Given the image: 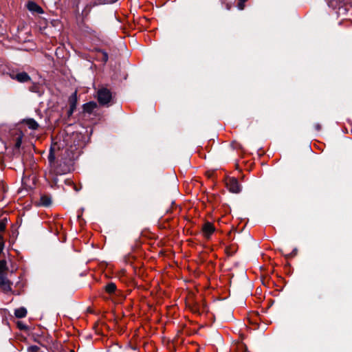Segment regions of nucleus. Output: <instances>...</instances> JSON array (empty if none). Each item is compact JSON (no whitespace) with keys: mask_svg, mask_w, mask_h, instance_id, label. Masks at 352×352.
Here are the masks:
<instances>
[{"mask_svg":"<svg viewBox=\"0 0 352 352\" xmlns=\"http://www.w3.org/2000/svg\"><path fill=\"white\" fill-rule=\"evenodd\" d=\"M316 129H317V130H318V131H319V130L320 129V124H317L316 125Z\"/></svg>","mask_w":352,"mask_h":352,"instance_id":"412c9836","label":"nucleus"},{"mask_svg":"<svg viewBox=\"0 0 352 352\" xmlns=\"http://www.w3.org/2000/svg\"><path fill=\"white\" fill-rule=\"evenodd\" d=\"M116 285L113 283L107 284L105 287L106 292H108L109 294H113L116 291Z\"/></svg>","mask_w":352,"mask_h":352,"instance_id":"ddd939ff","label":"nucleus"},{"mask_svg":"<svg viewBox=\"0 0 352 352\" xmlns=\"http://www.w3.org/2000/svg\"><path fill=\"white\" fill-rule=\"evenodd\" d=\"M8 267L5 260L0 261V287L6 293L11 291L12 283L8 279Z\"/></svg>","mask_w":352,"mask_h":352,"instance_id":"f03ea898","label":"nucleus"},{"mask_svg":"<svg viewBox=\"0 0 352 352\" xmlns=\"http://www.w3.org/2000/svg\"><path fill=\"white\" fill-rule=\"evenodd\" d=\"M26 7L29 11L32 13L42 14L43 10L37 3L34 1H28L26 4Z\"/></svg>","mask_w":352,"mask_h":352,"instance_id":"423d86ee","label":"nucleus"},{"mask_svg":"<svg viewBox=\"0 0 352 352\" xmlns=\"http://www.w3.org/2000/svg\"><path fill=\"white\" fill-rule=\"evenodd\" d=\"M215 231V228L213 224L210 222L205 223L202 226V233L204 237L206 239H210L211 235Z\"/></svg>","mask_w":352,"mask_h":352,"instance_id":"39448f33","label":"nucleus"},{"mask_svg":"<svg viewBox=\"0 0 352 352\" xmlns=\"http://www.w3.org/2000/svg\"><path fill=\"white\" fill-rule=\"evenodd\" d=\"M6 229V223L3 221L0 222V233H3Z\"/></svg>","mask_w":352,"mask_h":352,"instance_id":"6ab92c4d","label":"nucleus"},{"mask_svg":"<svg viewBox=\"0 0 352 352\" xmlns=\"http://www.w3.org/2000/svg\"><path fill=\"white\" fill-rule=\"evenodd\" d=\"M111 99V93L109 89L102 88L98 91V100L100 104H107Z\"/></svg>","mask_w":352,"mask_h":352,"instance_id":"7ed1b4c3","label":"nucleus"},{"mask_svg":"<svg viewBox=\"0 0 352 352\" xmlns=\"http://www.w3.org/2000/svg\"><path fill=\"white\" fill-rule=\"evenodd\" d=\"M39 349H40V348L38 346L32 345V346H28V352H37Z\"/></svg>","mask_w":352,"mask_h":352,"instance_id":"dca6fc26","label":"nucleus"},{"mask_svg":"<svg viewBox=\"0 0 352 352\" xmlns=\"http://www.w3.org/2000/svg\"><path fill=\"white\" fill-rule=\"evenodd\" d=\"M226 186L230 192L232 193H239L241 190V186L238 180L234 177H229L226 182Z\"/></svg>","mask_w":352,"mask_h":352,"instance_id":"20e7f679","label":"nucleus"},{"mask_svg":"<svg viewBox=\"0 0 352 352\" xmlns=\"http://www.w3.org/2000/svg\"><path fill=\"white\" fill-rule=\"evenodd\" d=\"M4 248V239L3 233H0V254L2 252Z\"/></svg>","mask_w":352,"mask_h":352,"instance_id":"2eb2a0df","label":"nucleus"},{"mask_svg":"<svg viewBox=\"0 0 352 352\" xmlns=\"http://www.w3.org/2000/svg\"><path fill=\"white\" fill-rule=\"evenodd\" d=\"M21 143H22V136L20 135L18 138H16V139L15 147L19 148L21 146Z\"/></svg>","mask_w":352,"mask_h":352,"instance_id":"f3484780","label":"nucleus"},{"mask_svg":"<svg viewBox=\"0 0 352 352\" xmlns=\"http://www.w3.org/2000/svg\"><path fill=\"white\" fill-rule=\"evenodd\" d=\"M52 203V198L50 195H43L41 197L40 204L43 206H49Z\"/></svg>","mask_w":352,"mask_h":352,"instance_id":"9b49d317","label":"nucleus"},{"mask_svg":"<svg viewBox=\"0 0 352 352\" xmlns=\"http://www.w3.org/2000/svg\"><path fill=\"white\" fill-rule=\"evenodd\" d=\"M29 129L36 130L38 127V124L33 118H27L23 120Z\"/></svg>","mask_w":352,"mask_h":352,"instance_id":"6e6552de","label":"nucleus"},{"mask_svg":"<svg viewBox=\"0 0 352 352\" xmlns=\"http://www.w3.org/2000/svg\"><path fill=\"white\" fill-rule=\"evenodd\" d=\"M14 315L18 318H22L26 316L27 315V310L24 307H20L14 311Z\"/></svg>","mask_w":352,"mask_h":352,"instance_id":"f8f14e48","label":"nucleus"},{"mask_svg":"<svg viewBox=\"0 0 352 352\" xmlns=\"http://www.w3.org/2000/svg\"><path fill=\"white\" fill-rule=\"evenodd\" d=\"M12 78L16 79L20 82H28L30 80V76L26 72L19 73L16 74L14 77H12Z\"/></svg>","mask_w":352,"mask_h":352,"instance_id":"0eeeda50","label":"nucleus"},{"mask_svg":"<svg viewBox=\"0 0 352 352\" xmlns=\"http://www.w3.org/2000/svg\"><path fill=\"white\" fill-rule=\"evenodd\" d=\"M248 0H239V2H238V4H237V7L239 8V10H243L244 8H245V3Z\"/></svg>","mask_w":352,"mask_h":352,"instance_id":"4468645a","label":"nucleus"},{"mask_svg":"<svg viewBox=\"0 0 352 352\" xmlns=\"http://www.w3.org/2000/svg\"><path fill=\"white\" fill-rule=\"evenodd\" d=\"M76 100H77L76 92H74L69 98V104H70L69 113L70 114H72L73 113V111H74V109H76Z\"/></svg>","mask_w":352,"mask_h":352,"instance_id":"9d476101","label":"nucleus"},{"mask_svg":"<svg viewBox=\"0 0 352 352\" xmlns=\"http://www.w3.org/2000/svg\"><path fill=\"white\" fill-rule=\"evenodd\" d=\"M72 160L66 149H60L56 144L52 146L48 161L52 171L56 175L65 174L69 170V162Z\"/></svg>","mask_w":352,"mask_h":352,"instance_id":"f257e3e1","label":"nucleus"},{"mask_svg":"<svg viewBox=\"0 0 352 352\" xmlns=\"http://www.w3.org/2000/svg\"><path fill=\"white\" fill-rule=\"evenodd\" d=\"M222 3H225V7L227 10H230L231 8L230 1L223 0Z\"/></svg>","mask_w":352,"mask_h":352,"instance_id":"a211bd4d","label":"nucleus"},{"mask_svg":"<svg viewBox=\"0 0 352 352\" xmlns=\"http://www.w3.org/2000/svg\"><path fill=\"white\" fill-rule=\"evenodd\" d=\"M102 60L106 63L108 60V54L106 52H102Z\"/></svg>","mask_w":352,"mask_h":352,"instance_id":"aec40b11","label":"nucleus"},{"mask_svg":"<svg viewBox=\"0 0 352 352\" xmlns=\"http://www.w3.org/2000/svg\"><path fill=\"white\" fill-rule=\"evenodd\" d=\"M97 107L95 102H89L83 105V109L85 112L91 113Z\"/></svg>","mask_w":352,"mask_h":352,"instance_id":"1a4fd4ad","label":"nucleus"}]
</instances>
